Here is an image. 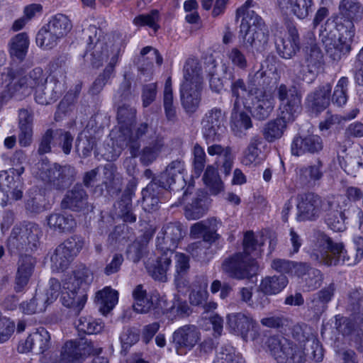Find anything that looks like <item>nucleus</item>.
<instances>
[{"label":"nucleus","mask_w":363,"mask_h":363,"mask_svg":"<svg viewBox=\"0 0 363 363\" xmlns=\"http://www.w3.org/2000/svg\"><path fill=\"white\" fill-rule=\"evenodd\" d=\"M191 312V308L187 302L182 300L178 296H175L170 306H168L167 301L165 298L164 308L162 315L167 314L170 318H184L188 316Z\"/></svg>","instance_id":"nucleus-51"},{"label":"nucleus","mask_w":363,"mask_h":363,"mask_svg":"<svg viewBox=\"0 0 363 363\" xmlns=\"http://www.w3.org/2000/svg\"><path fill=\"white\" fill-rule=\"evenodd\" d=\"M49 80L53 82L60 83L63 87L65 84L67 74V58L65 56H60L55 58L50 64Z\"/></svg>","instance_id":"nucleus-49"},{"label":"nucleus","mask_w":363,"mask_h":363,"mask_svg":"<svg viewBox=\"0 0 363 363\" xmlns=\"http://www.w3.org/2000/svg\"><path fill=\"white\" fill-rule=\"evenodd\" d=\"M118 292L111 287H105L96 294L95 302L98 305L99 311L106 315L118 303Z\"/></svg>","instance_id":"nucleus-38"},{"label":"nucleus","mask_w":363,"mask_h":363,"mask_svg":"<svg viewBox=\"0 0 363 363\" xmlns=\"http://www.w3.org/2000/svg\"><path fill=\"white\" fill-rule=\"evenodd\" d=\"M184 171L185 166L183 160L181 159L173 160L167 166L164 172L152 179L148 184V189L152 190L157 185H160L161 189L166 191L177 180L183 179Z\"/></svg>","instance_id":"nucleus-17"},{"label":"nucleus","mask_w":363,"mask_h":363,"mask_svg":"<svg viewBox=\"0 0 363 363\" xmlns=\"http://www.w3.org/2000/svg\"><path fill=\"white\" fill-rule=\"evenodd\" d=\"M160 185L152 189H148V185L143 190V206L145 211H153L158 208L160 202Z\"/></svg>","instance_id":"nucleus-57"},{"label":"nucleus","mask_w":363,"mask_h":363,"mask_svg":"<svg viewBox=\"0 0 363 363\" xmlns=\"http://www.w3.org/2000/svg\"><path fill=\"white\" fill-rule=\"evenodd\" d=\"M270 83V78L266 72L262 69L257 71L253 74L248 75L249 94H259L257 91L259 89H264Z\"/></svg>","instance_id":"nucleus-59"},{"label":"nucleus","mask_w":363,"mask_h":363,"mask_svg":"<svg viewBox=\"0 0 363 363\" xmlns=\"http://www.w3.org/2000/svg\"><path fill=\"white\" fill-rule=\"evenodd\" d=\"M228 326L230 331L240 335L245 341L254 340L257 333L254 330L256 321L250 314L235 313L228 315Z\"/></svg>","instance_id":"nucleus-16"},{"label":"nucleus","mask_w":363,"mask_h":363,"mask_svg":"<svg viewBox=\"0 0 363 363\" xmlns=\"http://www.w3.org/2000/svg\"><path fill=\"white\" fill-rule=\"evenodd\" d=\"M45 26L60 39L66 36L72 28V21L62 13L53 16Z\"/></svg>","instance_id":"nucleus-46"},{"label":"nucleus","mask_w":363,"mask_h":363,"mask_svg":"<svg viewBox=\"0 0 363 363\" xmlns=\"http://www.w3.org/2000/svg\"><path fill=\"white\" fill-rule=\"evenodd\" d=\"M230 91L232 97L235 99L233 106L235 108H240L241 103L245 104L242 101V98L245 94H249V84L247 85L242 79H235L233 77L232 82L230 84Z\"/></svg>","instance_id":"nucleus-58"},{"label":"nucleus","mask_w":363,"mask_h":363,"mask_svg":"<svg viewBox=\"0 0 363 363\" xmlns=\"http://www.w3.org/2000/svg\"><path fill=\"white\" fill-rule=\"evenodd\" d=\"M208 278L205 275L196 277L195 282L193 284V289L189 294V302L191 305L201 306L207 301L208 293L207 291Z\"/></svg>","instance_id":"nucleus-39"},{"label":"nucleus","mask_w":363,"mask_h":363,"mask_svg":"<svg viewBox=\"0 0 363 363\" xmlns=\"http://www.w3.org/2000/svg\"><path fill=\"white\" fill-rule=\"evenodd\" d=\"M165 146L164 138L157 137L148 145L143 147L140 153V162L148 166L157 160Z\"/></svg>","instance_id":"nucleus-45"},{"label":"nucleus","mask_w":363,"mask_h":363,"mask_svg":"<svg viewBox=\"0 0 363 363\" xmlns=\"http://www.w3.org/2000/svg\"><path fill=\"white\" fill-rule=\"evenodd\" d=\"M60 40V38L45 25L38 32L35 38L38 46L46 50H51L57 46Z\"/></svg>","instance_id":"nucleus-55"},{"label":"nucleus","mask_w":363,"mask_h":363,"mask_svg":"<svg viewBox=\"0 0 363 363\" xmlns=\"http://www.w3.org/2000/svg\"><path fill=\"white\" fill-rule=\"evenodd\" d=\"M65 89V87L62 86L60 83L57 84L49 80L35 90V101L41 105L50 104L60 98Z\"/></svg>","instance_id":"nucleus-31"},{"label":"nucleus","mask_w":363,"mask_h":363,"mask_svg":"<svg viewBox=\"0 0 363 363\" xmlns=\"http://www.w3.org/2000/svg\"><path fill=\"white\" fill-rule=\"evenodd\" d=\"M222 269L232 278L244 279L256 274L258 266L249 256L239 252L226 259L222 264Z\"/></svg>","instance_id":"nucleus-11"},{"label":"nucleus","mask_w":363,"mask_h":363,"mask_svg":"<svg viewBox=\"0 0 363 363\" xmlns=\"http://www.w3.org/2000/svg\"><path fill=\"white\" fill-rule=\"evenodd\" d=\"M323 162L318 160L315 164L302 167L297 171L300 180L303 183H308L311 181H318L320 179L323 175L322 168Z\"/></svg>","instance_id":"nucleus-53"},{"label":"nucleus","mask_w":363,"mask_h":363,"mask_svg":"<svg viewBox=\"0 0 363 363\" xmlns=\"http://www.w3.org/2000/svg\"><path fill=\"white\" fill-rule=\"evenodd\" d=\"M339 10L342 16L350 20L357 19L363 13V6L357 0H341Z\"/></svg>","instance_id":"nucleus-56"},{"label":"nucleus","mask_w":363,"mask_h":363,"mask_svg":"<svg viewBox=\"0 0 363 363\" xmlns=\"http://www.w3.org/2000/svg\"><path fill=\"white\" fill-rule=\"evenodd\" d=\"M54 137L53 145H57L65 155H69L72 148L73 135L65 129H55L54 130Z\"/></svg>","instance_id":"nucleus-60"},{"label":"nucleus","mask_w":363,"mask_h":363,"mask_svg":"<svg viewBox=\"0 0 363 363\" xmlns=\"http://www.w3.org/2000/svg\"><path fill=\"white\" fill-rule=\"evenodd\" d=\"M229 62L235 68L244 71L248 67V61L245 55L238 47L230 48L226 53Z\"/></svg>","instance_id":"nucleus-64"},{"label":"nucleus","mask_w":363,"mask_h":363,"mask_svg":"<svg viewBox=\"0 0 363 363\" xmlns=\"http://www.w3.org/2000/svg\"><path fill=\"white\" fill-rule=\"evenodd\" d=\"M29 45V40L26 33H21L11 38L9 43V52L11 57L23 60L26 57Z\"/></svg>","instance_id":"nucleus-48"},{"label":"nucleus","mask_w":363,"mask_h":363,"mask_svg":"<svg viewBox=\"0 0 363 363\" xmlns=\"http://www.w3.org/2000/svg\"><path fill=\"white\" fill-rule=\"evenodd\" d=\"M333 202L322 199L313 193H307L300 196L297 205V219L299 221L315 220L323 212L332 210Z\"/></svg>","instance_id":"nucleus-9"},{"label":"nucleus","mask_w":363,"mask_h":363,"mask_svg":"<svg viewBox=\"0 0 363 363\" xmlns=\"http://www.w3.org/2000/svg\"><path fill=\"white\" fill-rule=\"evenodd\" d=\"M88 195L81 185H75L65 194L60 206L62 209L81 211L87 206Z\"/></svg>","instance_id":"nucleus-25"},{"label":"nucleus","mask_w":363,"mask_h":363,"mask_svg":"<svg viewBox=\"0 0 363 363\" xmlns=\"http://www.w3.org/2000/svg\"><path fill=\"white\" fill-rule=\"evenodd\" d=\"M136 109L128 105L118 107L117 111V121L118 128L123 135H129L131 128L135 123Z\"/></svg>","instance_id":"nucleus-41"},{"label":"nucleus","mask_w":363,"mask_h":363,"mask_svg":"<svg viewBox=\"0 0 363 363\" xmlns=\"http://www.w3.org/2000/svg\"><path fill=\"white\" fill-rule=\"evenodd\" d=\"M207 199L203 194H197L184 207V215L188 220H197L203 216L207 211Z\"/></svg>","instance_id":"nucleus-40"},{"label":"nucleus","mask_w":363,"mask_h":363,"mask_svg":"<svg viewBox=\"0 0 363 363\" xmlns=\"http://www.w3.org/2000/svg\"><path fill=\"white\" fill-rule=\"evenodd\" d=\"M48 79L45 77L43 69L36 67L30 71L28 76L20 78L13 85V89L23 95L30 94L33 89L37 90L39 86H43L45 82H48Z\"/></svg>","instance_id":"nucleus-23"},{"label":"nucleus","mask_w":363,"mask_h":363,"mask_svg":"<svg viewBox=\"0 0 363 363\" xmlns=\"http://www.w3.org/2000/svg\"><path fill=\"white\" fill-rule=\"evenodd\" d=\"M35 264V259L28 255H21L18 262V269L15 277L14 290L21 292L27 286L33 272Z\"/></svg>","instance_id":"nucleus-24"},{"label":"nucleus","mask_w":363,"mask_h":363,"mask_svg":"<svg viewBox=\"0 0 363 363\" xmlns=\"http://www.w3.org/2000/svg\"><path fill=\"white\" fill-rule=\"evenodd\" d=\"M337 159L340 167L347 174L356 176V174L363 172V151L358 155L346 159L338 156Z\"/></svg>","instance_id":"nucleus-54"},{"label":"nucleus","mask_w":363,"mask_h":363,"mask_svg":"<svg viewBox=\"0 0 363 363\" xmlns=\"http://www.w3.org/2000/svg\"><path fill=\"white\" fill-rule=\"evenodd\" d=\"M276 95L279 101L280 115L295 121L301 110V95L298 89L295 86L281 84L276 89Z\"/></svg>","instance_id":"nucleus-10"},{"label":"nucleus","mask_w":363,"mask_h":363,"mask_svg":"<svg viewBox=\"0 0 363 363\" xmlns=\"http://www.w3.org/2000/svg\"><path fill=\"white\" fill-rule=\"evenodd\" d=\"M185 235V230L179 222H171L164 225L157 235L156 240L157 250L160 252H168L173 255Z\"/></svg>","instance_id":"nucleus-13"},{"label":"nucleus","mask_w":363,"mask_h":363,"mask_svg":"<svg viewBox=\"0 0 363 363\" xmlns=\"http://www.w3.org/2000/svg\"><path fill=\"white\" fill-rule=\"evenodd\" d=\"M101 30L96 26L90 25L85 30V35L87 36V50L84 57L90 60L94 67H101L104 61L108 57V50L118 42V36L122 41L119 35H113L112 39L108 38V42H104L100 39Z\"/></svg>","instance_id":"nucleus-6"},{"label":"nucleus","mask_w":363,"mask_h":363,"mask_svg":"<svg viewBox=\"0 0 363 363\" xmlns=\"http://www.w3.org/2000/svg\"><path fill=\"white\" fill-rule=\"evenodd\" d=\"M264 145V141L259 135L252 136L249 143L243 151L242 163L245 166H256L262 161V147Z\"/></svg>","instance_id":"nucleus-30"},{"label":"nucleus","mask_w":363,"mask_h":363,"mask_svg":"<svg viewBox=\"0 0 363 363\" xmlns=\"http://www.w3.org/2000/svg\"><path fill=\"white\" fill-rule=\"evenodd\" d=\"M208 154L211 156L218 157L216 164L221 165L224 173L228 174L232 169L233 157L230 147H223L220 145H212L207 149Z\"/></svg>","instance_id":"nucleus-37"},{"label":"nucleus","mask_w":363,"mask_h":363,"mask_svg":"<svg viewBox=\"0 0 363 363\" xmlns=\"http://www.w3.org/2000/svg\"><path fill=\"white\" fill-rule=\"evenodd\" d=\"M288 279L284 274L268 276L263 278L259 285V291L275 295L281 292L287 285Z\"/></svg>","instance_id":"nucleus-43"},{"label":"nucleus","mask_w":363,"mask_h":363,"mask_svg":"<svg viewBox=\"0 0 363 363\" xmlns=\"http://www.w3.org/2000/svg\"><path fill=\"white\" fill-rule=\"evenodd\" d=\"M48 228L59 233H69L74 230L77 223L70 214L53 213L46 217Z\"/></svg>","instance_id":"nucleus-33"},{"label":"nucleus","mask_w":363,"mask_h":363,"mask_svg":"<svg viewBox=\"0 0 363 363\" xmlns=\"http://www.w3.org/2000/svg\"><path fill=\"white\" fill-rule=\"evenodd\" d=\"M102 184L109 194L121 191L123 186V178L113 164H106L103 168Z\"/></svg>","instance_id":"nucleus-36"},{"label":"nucleus","mask_w":363,"mask_h":363,"mask_svg":"<svg viewBox=\"0 0 363 363\" xmlns=\"http://www.w3.org/2000/svg\"><path fill=\"white\" fill-rule=\"evenodd\" d=\"M84 238L73 235L60 244L50 256V267L53 272L67 269L74 257L84 246Z\"/></svg>","instance_id":"nucleus-8"},{"label":"nucleus","mask_w":363,"mask_h":363,"mask_svg":"<svg viewBox=\"0 0 363 363\" xmlns=\"http://www.w3.org/2000/svg\"><path fill=\"white\" fill-rule=\"evenodd\" d=\"M50 333L45 328L40 327L18 344V351L21 353H26L35 349L39 353L43 354L50 349Z\"/></svg>","instance_id":"nucleus-19"},{"label":"nucleus","mask_w":363,"mask_h":363,"mask_svg":"<svg viewBox=\"0 0 363 363\" xmlns=\"http://www.w3.org/2000/svg\"><path fill=\"white\" fill-rule=\"evenodd\" d=\"M76 327L78 331L91 335L100 333L104 328V324L101 320L91 317H81Z\"/></svg>","instance_id":"nucleus-61"},{"label":"nucleus","mask_w":363,"mask_h":363,"mask_svg":"<svg viewBox=\"0 0 363 363\" xmlns=\"http://www.w3.org/2000/svg\"><path fill=\"white\" fill-rule=\"evenodd\" d=\"M332 86L330 84H325L308 96L307 100L312 108L316 111L325 109L330 104V95Z\"/></svg>","instance_id":"nucleus-42"},{"label":"nucleus","mask_w":363,"mask_h":363,"mask_svg":"<svg viewBox=\"0 0 363 363\" xmlns=\"http://www.w3.org/2000/svg\"><path fill=\"white\" fill-rule=\"evenodd\" d=\"M225 114L220 108L208 110L201 120V132L206 142L219 140L224 128Z\"/></svg>","instance_id":"nucleus-14"},{"label":"nucleus","mask_w":363,"mask_h":363,"mask_svg":"<svg viewBox=\"0 0 363 363\" xmlns=\"http://www.w3.org/2000/svg\"><path fill=\"white\" fill-rule=\"evenodd\" d=\"M305 63L309 67V72L318 74L325 65L324 55L315 43V39L310 38L303 48Z\"/></svg>","instance_id":"nucleus-27"},{"label":"nucleus","mask_w":363,"mask_h":363,"mask_svg":"<svg viewBox=\"0 0 363 363\" xmlns=\"http://www.w3.org/2000/svg\"><path fill=\"white\" fill-rule=\"evenodd\" d=\"M220 224V222L216 218H211L194 223L191 227L190 233L194 238L201 235L203 241L213 242L219 238V235L216 232Z\"/></svg>","instance_id":"nucleus-29"},{"label":"nucleus","mask_w":363,"mask_h":363,"mask_svg":"<svg viewBox=\"0 0 363 363\" xmlns=\"http://www.w3.org/2000/svg\"><path fill=\"white\" fill-rule=\"evenodd\" d=\"M281 11L291 13L300 19L306 18L311 9L313 0H277Z\"/></svg>","instance_id":"nucleus-34"},{"label":"nucleus","mask_w":363,"mask_h":363,"mask_svg":"<svg viewBox=\"0 0 363 363\" xmlns=\"http://www.w3.org/2000/svg\"><path fill=\"white\" fill-rule=\"evenodd\" d=\"M172 257L168 252H161V255L155 259H149L146 262L147 273L155 281L162 283L167 281V272L172 264Z\"/></svg>","instance_id":"nucleus-22"},{"label":"nucleus","mask_w":363,"mask_h":363,"mask_svg":"<svg viewBox=\"0 0 363 363\" xmlns=\"http://www.w3.org/2000/svg\"><path fill=\"white\" fill-rule=\"evenodd\" d=\"M84 349V345L79 342L67 341L62 347L60 359L55 363H82Z\"/></svg>","instance_id":"nucleus-35"},{"label":"nucleus","mask_w":363,"mask_h":363,"mask_svg":"<svg viewBox=\"0 0 363 363\" xmlns=\"http://www.w3.org/2000/svg\"><path fill=\"white\" fill-rule=\"evenodd\" d=\"M240 109L235 108L233 106L230 116V128L236 135H240L242 130H248L252 127L250 116L244 111H239Z\"/></svg>","instance_id":"nucleus-47"},{"label":"nucleus","mask_w":363,"mask_h":363,"mask_svg":"<svg viewBox=\"0 0 363 363\" xmlns=\"http://www.w3.org/2000/svg\"><path fill=\"white\" fill-rule=\"evenodd\" d=\"M253 0H247L243 6L237 9L236 17L243 16L239 40L242 47L251 52H262L269 40V29L263 19L254 11L247 10Z\"/></svg>","instance_id":"nucleus-1"},{"label":"nucleus","mask_w":363,"mask_h":363,"mask_svg":"<svg viewBox=\"0 0 363 363\" xmlns=\"http://www.w3.org/2000/svg\"><path fill=\"white\" fill-rule=\"evenodd\" d=\"M346 23L349 30L345 31V36L339 33V29L328 30L325 28L320 32V38L327 54L335 61L340 60L350 51V40L354 33L352 30L354 26L351 21H347Z\"/></svg>","instance_id":"nucleus-7"},{"label":"nucleus","mask_w":363,"mask_h":363,"mask_svg":"<svg viewBox=\"0 0 363 363\" xmlns=\"http://www.w3.org/2000/svg\"><path fill=\"white\" fill-rule=\"evenodd\" d=\"M318 239L323 242L324 251L314 252L311 259L327 266L346 264L353 266L363 258V240L359 238L354 246L346 250L342 243H334L325 233L318 232Z\"/></svg>","instance_id":"nucleus-2"},{"label":"nucleus","mask_w":363,"mask_h":363,"mask_svg":"<svg viewBox=\"0 0 363 363\" xmlns=\"http://www.w3.org/2000/svg\"><path fill=\"white\" fill-rule=\"evenodd\" d=\"M203 86L201 65L195 59H188L183 69V81L180 86V97L183 108L194 113L201 101Z\"/></svg>","instance_id":"nucleus-4"},{"label":"nucleus","mask_w":363,"mask_h":363,"mask_svg":"<svg viewBox=\"0 0 363 363\" xmlns=\"http://www.w3.org/2000/svg\"><path fill=\"white\" fill-rule=\"evenodd\" d=\"M21 227L15 226L7 240V248L11 255L28 252L26 240L23 238Z\"/></svg>","instance_id":"nucleus-52"},{"label":"nucleus","mask_w":363,"mask_h":363,"mask_svg":"<svg viewBox=\"0 0 363 363\" xmlns=\"http://www.w3.org/2000/svg\"><path fill=\"white\" fill-rule=\"evenodd\" d=\"M323 148V139L318 135L296 136L294 138L291 146V153L295 156H300L305 153H318Z\"/></svg>","instance_id":"nucleus-21"},{"label":"nucleus","mask_w":363,"mask_h":363,"mask_svg":"<svg viewBox=\"0 0 363 363\" xmlns=\"http://www.w3.org/2000/svg\"><path fill=\"white\" fill-rule=\"evenodd\" d=\"M294 121L291 118H284V116L280 114L277 118L269 121L261 130L263 140L271 143L279 140L284 135L288 125Z\"/></svg>","instance_id":"nucleus-26"},{"label":"nucleus","mask_w":363,"mask_h":363,"mask_svg":"<svg viewBox=\"0 0 363 363\" xmlns=\"http://www.w3.org/2000/svg\"><path fill=\"white\" fill-rule=\"evenodd\" d=\"M175 274L174 282L177 289L180 291L189 288V281L186 275L190 269L189 257L184 253L177 252L174 255Z\"/></svg>","instance_id":"nucleus-32"},{"label":"nucleus","mask_w":363,"mask_h":363,"mask_svg":"<svg viewBox=\"0 0 363 363\" xmlns=\"http://www.w3.org/2000/svg\"><path fill=\"white\" fill-rule=\"evenodd\" d=\"M172 339L179 353L180 350H192L199 342L201 333L196 325H185L173 333Z\"/></svg>","instance_id":"nucleus-20"},{"label":"nucleus","mask_w":363,"mask_h":363,"mask_svg":"<svg viewBox=\"0 0 363 363\" xmlns=\"http://www.w3.org/2000/svg\"><path fill=\"white\" fill-rule=\"evenodd\" d=\"M23 238L26 240V245L28 252H32L39 247L40 245V238L42 236V230L38 225L29 223L21 227Z\"/></svg>","instance_id":"nucleus-44"},{"label":"nucleus","mask_w":363,"mask_h":363,"mask_svg":"<svg viewBox=\"0 0 363 363\" xmlns=\"http://www.w3.org/2000/svg\"><path fill=\"white\" fill-rule=\"evenodd\" d=\"M39 178L53 189L61 190L70 186L75 180V169L43 160L38 164Z\"/></svg>","instance_id":"nucleus-5"},{"label":"nucleus","mask_w":363,"mask_h":363,"mask_svg":"<svg viewBox=\"0 0 363 363\" xmlns=\"http://www.w3.org/2000/svg\"><path fill=\"white\" fill-rule=\"evenodd\" d=\"M246 109L249 110L254 118L264 121L272 113L275 106V99L272 94L264 90L256 94L252 100V106L244 104Z\"/></svg>","instance_id":"nucleus-18"},{"label":"nucleus","mask_w":363,"mask_h":363,"mask_svg":"<svg viewBox=\"0 0 363 363\" xmlns=\"http://www.w3.org/2000/svg\"><path fill=\"white\" fill-rule=\"evenodd\" d=\"M267 346L277 363H293L296 347L288 339L282 336H270Z\"/></svg>","instance_id":"nucleus-15"},{"label":"nucleus","mask_w":363,"mask_h":363,"mask_svg":"<svg viewBox=\"0 0 363 363\" xmlns=\"http://www.w3.org/2000/svg\"><path fill=\"white\" fill-rule=\"evenodd\" d=\"M214 363H245V360L233 347L225 346L218 352Z\"/></svg>","instance_id":"nucleus-63"},{"label":"nucleus","mask_w":363,"mask_h":363,"mask_svg":"<svg viewBox=\"0 0 363 363\" xmlns=\"http://www.w3.org/2000/svg\"><path fill=\"white\" fill-rule=\"evenodd\" d=\"M291 70L298 81L311 82L318 74L316 72H309V67L305 63V60L295 61Z\"/></svg>","instance_id":"nucleus-62"},{"label":"nucleus","mask_w":363,"mask_h":363,"mask_svg":"<svg viewBox=\"0 0 363 363\" xmlns=\"http://www.w3.org/2000/svg\"><path fill=\"white\" fill-rule=\"evenodd\" d=\"M93 279L91 272L82 267L74 269L63 284L62 303L70 308L75 315H79L84 307L87 301L86 290Z\"/></svg>","instance_id":"nucleus-3"},{"label":"nucleus","mask_w":363,"mask_h":363,"mask_svg":"<svg viewBox=\"0 0 363 363\" xmlns=\"http://www.w3.org/2000/svg\"><path fill=\"white\" fill-rule=\"evenodd\" d=\"M276 48L279 55L285 59H290L299 50V37L295 28H290L289 35L276 40Z\"/></svg>","instance_id":"nucleus-28"},{"label":"nucleus","mask_w":363,"mask_h":363,"mask_svg":"<svg viewBox=\"0 0 363 363\" xmlns=\"http://www.w3.org/2000/svg\"><path fill=\"white\" fill-rule=\"evenodd\" d=\"M133 296L134 298L133 308L135 312L146 313L153 311L157 318L162 315L164 308L165 296H162L157 292L147 296L146 291L143 289L142 285H138L135 288Z\"/></svg>","instance_id":"nucleus-12"},{"label":"nucleus","mask_w":363,"mask_h":363,"mask_svg":"<svg viewBox=\"0 0 363 363\" xmlns=\"http://www.w3.org/2000/svg\"><path fill=\"white\" fill-rule=\"evenodd\" d=\"M203 181L212 195H217L224 189L218 172L213 166H208L203 176Z\"/></svg>","instance_id":"nucleus-50"}]
</instances>
